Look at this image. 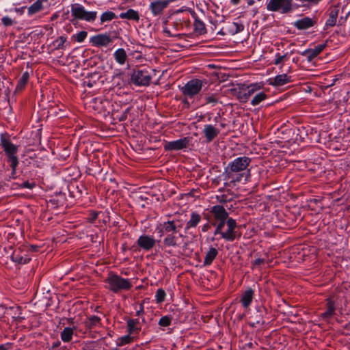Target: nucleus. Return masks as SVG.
Instances as JSON below:
<instances>
[{"label":"nucleus","mask_w":350,"mask_h":350,"mask_svg":"<svg viewBox=\"0 0 350 350\" xmlns=\"http://www.w3.org/2000/svg\"><path fill=\"white\" fill-rule=\"evenodd\" d=\"M29 75L27 72H25L24 73H23L21 79H19L17 88H19L21 89L24 88L29 80Z\"/></svg>","instance_id":"37998d69"},{"label":"nucleus","mask_w":350,"mask_h":350,"mask_svg":"<svg viewBox=\"0 0 350 350\" xmlns=\"http://www.w3.org/2000/svg\"><path fill=\"white\" fill-rule=\"evenodd\" d=\"M178 238L175 234H168L163 239V244L166 247H176L177 246Z\"/></svg>","instance_id":"7c9ffc66"},{"label":"nucleus","mask_w":350,"mask_h":350,"mask_svg":"<svg viewBox=\"0 0 350 350\" xmlns=\"http://www.w3.org/2000/svg\"><path fill=\"white\" fill-rule=\"evenodd\" d=\"M338 17V11L332 10L329 14V18L326 21L325 25L327 27H333L336 25Z\"/></svg>","instance_id":"473e14b6"},{"label":"nucleus","mask_w":350,"mask_h":350,"mask_svg":"<svg viewBox=\"0 0 350 350\" xmlns=\"http://www.w3.org/2000/svg\"><path fill=\"white\" fill-rule=\"evenodd\" d=\"M227 229L224 230L225 225H221L217 226L215 229L214 234H219L222 239L227 241H233L236 239L237 232L236 228L237 227V223L233 218H230L226 222Z\"/></svg>","instance_id":"423d86ee"},{"label":"nucleus","mask_w":350,"mask_h":350,"mask_svg":"<svg viewBox=\"0 0 350 350\" xmlns=\"http://www.w3.org/2000/svg\"><path fill=\"white\" fill-rule=\"evenodd\" d=\"M138 246L146 251L152 250L156 243V240L152 236L143 234L139 236L137 241Z\"/></svg>","instance_id":"dca6fc26"},{"label":"nucleus","mask_w":350,"mask_h":350,"mask_svg":"<svg viewBox=\"0 0 350 350\" xmlns=\"http://www.w3.org/2000/svg\"><path fill=\"white\" fill-rule=\"evenodd\" d=\"M194 30L201 34L206 33L204 23L198 18L195 19L193 23Z\"/></svg>","instance_id":"58836bf2"},{"label":"nucleus","mask_w":350,"mask_h":350,"mask_svg":"<svg viewBox=\"0 0 350 350\" xmlns=\"http://www.w3.org/2000/svg\"><path fill=\"white\" fill-rule=\"evenodd\" d=\"M208 224L204 225V226H203V228H202V230H203L204 232L206 231V230H207V228H208Z\"/></svg>","instance_id":"864d4df0"},{"label":"nucleus","mask_w":350,"mask_h":350,"mask_svg":"<svg viewBox=\"0 0 350 350\" xmlns=\"http://www.w3.org/2000/svg\"><path fill=\"white\" fill-rule=\"evenodd\" d=\"M262 88V85L258 83L250 84L247 86L245 92H240L239 93L238 98L240 101L245 103L252 94L260 90Z\"/></svg>","instance_id":"2eb2a0df"},{"label":"nucleus","mask_w":350,"mask_h":350,"mask_svg":"<svg viewBox=\"0 0 350 350\" xmlns=\"http://www.w3.org/2000/svg\"><path fill=\"white\" fill-rule=\"evenodd\" d=\"M88 36V32L86 31H81L77 33L73 34L71 36L72 40L81 43L83 42Z\"/></svg>","instance_id":"e433bc0d"},{"label":"nucleus","mask_w":350,"mask_h":350,"mask_svg":"<svg viewBox=\"0 0 350 350\" xmlns=\"http://www.w3.org/2000/svg\"><path fill=\"white\" fill-rule=\"evenodd\" d=\"M97 217V214L94 213V219Z\"/></svg>","instance_id":"4d7b16f0"},{"label":"nucleus","mask_w":350,"mask_h":350,"mask_svg":"<svg viewBox=\"0 0 350 350\" xmlns=\"http://www.w3.org/2000/svg\"><path fill=\"white\" fill-rule=\"evenodd\" d=\"M227 31L230 35H235L244 29V25L237 22L229 23L227 25Z\"/></svg>","instance_id":"c85d7f7f"},{"label":"nucleus","mask_w":350,"mask_h":350,"mask_svg":"<svg viewBox=\"0 0 350 350\" xmlns=\"http://www.w3.org/2000/svg\"><path fill=\"white\" fill-rule=\"evenodd\" d=\"M116 18L117 16L114 12L111 11H106L100 15V23L103 24L104 23L109 22Z\"/></svg>","instance_id":"f704fd0d"},{"label":"nucleus","mask_w":350,"mask_h":350,"mask_svg":"<svg viewBox=\"0 0 350 350\" xmlns=\"http://www.w3.org/2000/svg\"><path fill=\"white\" fill-rule=\"evenodd\" d=\"M218 255V250L211 246L207 250L203 264L204 266H210Z\"/></svg>","instance_id":"4be33fe9"},{"label":"nucleus","mask_w":350,"mask_h":350,"mask_svg":"<svg viewBox=\"0 0 350 350\" xmlns=\"http://www.w3.org/2000/svg\"><path fill=\"white\" fill-rule=\"evenodd\" d=\"M74 330L70 327H65L61 333V339L64 342H70L72 338Z\"/></svg>","instance_id":"2f4dec72"},{"label":"nucleus","mask_w":350,"mask_h":350,"mask_svg":"<svg viewBox=\"0 0 350 350\" xmlns=\"http://www.w3.org/2000/svg\"><path fill=\"white\" fill-rule=\"evenodd\" d=\"M127 332L129 334H138L141 330L138 319H129L126 321Z\"/></svg>","instance_id":"393cba45"},{"label":"nucleus","mask_w":350,"mask_h":350,"mask_svg":"<svg viewBox=\"0 0 350 350\" xmlns=\"http://www.w3.org/2000/svg\"><path fill=\"white\" fill-rule=\"evenodd\" d=\"M115 61L120 65H124L127 59V55L122 48L117 49L113 53Z\"/></svg>","instance_id":"bb28decb"},{"label":"nucleus","mask_w":350,"mask_h":350,"mask_svg":"<svg viewBox=\"0 0 350 350\" xmlns=\"http://www.w3.org/2000/svg\"><path fill=\"white\" fill-rule=\"evenodd\" d=\"M254 295V291L252 288L245 291L241 296V302L244 308L250 306Z\"/></svg>","instance_id":"b1692460"},{"label":"nucleus","mask_w":350,"mask_h":350,"mask_svg":"<svg viewBox=\"0 0 350 350\" xmlns=\"http://www.w3.org/2000/svg\"><path fill=\"white\" fill-rule=\"evenodd\" d=\"M90 42L94 46H107L112 42V38L108 33H100L90 38Z\"/></svg>","instance_id":"f8f14e48"},{"label":"nucleus","mask_w":350,"mask_h":350,"mask_svg":"<svg viewBox=\"0 0 350 350\" xmlns=\"http://www.w3.org/2000/svg\"><path fill=\"white\" fill-rule=\"evenodd\" d=\"M105 282L107 284V288L115 293L129 291L133 287L129 279L122 278L113 272L109 273Z\"/></svg>","instance_id":"f03ea898"},{"label":"nucleus","mask_w":350,"mask_h":350,"mask_svg":"<svg viewBox=\"0 0 350 350\" xmlns=\"http://www.w3.org/2000/svg\"><path fill=\"white\" fill-rule=\"evenodd\" d=\"M131 81L138 86L149 85L152 79L149 70L146 69L134 70L131 75Z\"/></svg>","instance_id":"1a4fd4ad"},{"label":"nucleus","mask_w":350,"mask_h":350,"mask_svg":"<svg viewBox=\"0 0 350 350\" xmlns=\"http://www.w3.org/2000/svg\"><path fill=\"white\" fill-rule=\"evenodd\" d=\"M12 260L18 264L29 262L31 258L24 251H14L12 255Z\"/></svg>","instance_id":"aec40b11"},{"label":"nucleus","mask_w":350,"mask_h":350,"mask_svg":"<svg viewBox=\"0 0 350 350\" xmlns=\"http://www.w3.org/2000/svg\"><path fill=\"white\" fill-rule=\"evenodd\" d=\"M165 292L163 288H159L156 291L155 300L157 303H162L165 299Z\"/></svg>","instance_id":"a19ab883"},{"label":"nucleus","mask_w":350,"mask_h":350,"mask_svg":"<svg viewBox=\"0 0 350 350\" xmlns=\"http://www.w3.org/2000/svg\"><path fill=\"white\" fill-rule=\"evenodd\" d=\"M0 145L1 146L6 157H8V161L10 163V166L12 171L11 177L14 178L16 167L18 164V157L16 156L18 152V146L12 144L8 139L3 137H1Z\"/></svg>","instance_id":"20e7f679"},{"label":"nucleus","mask_w":350,"mask_h":350,"mask_svg":"<svg viewBox=\"0 0 350 350\" xmlns=\"http://www.w3.org/2000/svg\"><path fill=\"white\" fill-rule=\"evenodd\" d=\"M208 211V213L204 214V217L210 221L215 228L218 226L225 225L227 220L230 218L229 213L221 205L213 206Z\"/></svg>","instance_id":"7ed1b4c3"},{"label":"nucleus","mask_w":350,"mask_h":350,"mask_svg":"<svg viewBox=\"0 0 350 350\" xmlns=\"http://www.w3.org/2000/svg\"><path fill=\"white\" fill-rule=\"evenodd\" d=\"M164 32H165V33H167L168 35H170V31H169V30L165 29V30H164Z\"/></svg>","instance_id":"6e6d98bb"},{"label":"nucleus","mask_w":350,"mask_h":350,"mask_svg":"<svg viewBox=\"0 0 350 350\" xmlns=\"http://www.w3.org/2000/svg\"><path fill=\"white\" fill-rule=\"evenodd\" d=\"M304 4H317L321 0H297Z\"/></svg>","instance_id":"de8ad7c7"},{"label":"nucleus","mask_w":350,"mask_h":350,"mask_svg":"<svg viewBox=\"0 0 350 350\" xmlns=\"http://www.w3.org/2000/svg\"><path fill=\"white\" fill-rule=\"evenodd\" d=\"M205 104H211L215 106L219 100L217 94H208L204 96Z\"/></svg>","instance_id":"4c0bfd02"},{"label":"nucleus","mask_w":350,"mask_h":350,"mask_svg":"<svg viewBox=\"0 0 350 350\" xmlns=\"http://www.w3.org/2000/svg\"><path fill=\"white\" fill-rule=\"evenodd\" d=\"M267 10L286 14L292 10V0H268Z\"/></svg>","instance_id":"0eeeda50"},{"label":"nucleus","mask_w":350,"mask_h":350,"mask_svg":"<svg viewBox=\"0 0 350 350\" xmlns=\"http://www.w3.org/2000/svg\"><path fill=\"white\" fill-rule=\"evenodd\" d=\"M217 200L219 202L224 203L226 202V200L224 198V196H217Z\"/></svg>","instance_id":"8fccbe9b"},{"label":"nucleus","mask_w":350,"mask_h":350,"mask_svg":"<svg viewBox=\"0 0 350 350\" xmlns=\"http://www.w3.org/2000/svg\"><path fill=\"white\" fill-rule=\"evenodd\" d=\"M267 95L265 93H264L262 92H258L252 99L251 105L253 106H256V105H259L262 101L267 99Z\"/></svg>","instance_id":"c9c22d12"},{"label":"nucleus","mask_w":350,"mask_h":350,"mask_svg":"<svg viewBox=\"0 0 350 350\" xmlns=\"http://www.w3.org/2000/svg\"><path fill=\"white\" fill-rule=\"evenodd\" d=\"M70 12L74 20L93 23L97 17V12L88 11L83 5L79 3L72 4L70 5Z\"/></svg>","instance_id":"39448f33"},{"label":"nucleus","mask_w":350,"mask_h":350,"mask_svg":"<svg viewBox=\"0 0 350 350\" xmlns=\"http://www.w3.org/2000/svg\"><path fill=\"white\" fill-rule=\"evenodd\" d=\"M133 338L131 336V334L128 333L127 335L123 336L118 338V345L123 346L129 344L133 341Z\"/></svg>","instance_id":"79ce46f5"},{"label":"nucleus","mask_w":350,"mask_h":350,"mask_svg":"<svg viewBox=\"0 0 350 350\" xmlns=\"http://www.w3.org/2000/svg\"><path fill=\"white\" fill-rule=\"evenodd\" d=\"M317 23L316 17L305 16L294 22V27L299 30H306L314 27Z\"/></svg>","instance_id":"ddd939ff"},{"label":"nucleus","mask_w":350,"mask_h":350,"mask_svg":"<svg viewBox=\"0 0 350 350\" xmlns=\"http://www.w3.org/2000/svg\"><path fill=\"white\" fill-rule=\"evenodd\" d=\"M252 159L248 157H239L231 162L225 168L223 173L224 185L226 187H234L240 183L244 178L247 181L250 177V170H247Z\"/></svg>","instance_id":"f257e3e1"},{"label":"nucleus","mask_w":350,"mask_h":350,"mask_svg":"<svg viewBox=\"0 0 350 350\" xmlns=\"http://www.w3.org/2000/svg\"><path fill=\"white\" fill-rule=\"evenodd\" d=\"M289 54L288 53L281 54L280 53H277L275 55V58L273 59V64L275 65H280L282 64L284 62L288 60Z\"/></svg>","instance_id":"72a5a7b5"},{"label":"nucleus","mask_w":350,"mask_h":350,"mask_svg":"<svg viewBox=\"0 0 350 350\" xmlns=\"http://www.w3.org/2000/svg\"><path fill=\"white\" fill-rule=\"evenodd\" d=\"M119 16L121 19H127L135 22H139L140 18L139 12L131 8L124 12H121Z\"/></svg>","instance_id":"412c9836"},{"label":"nucleus","mask_w":350,"mask_h":350,"mask_svg":"<svg viewBox=\"0 0 350 350\" xmlns=\"http://www.w3.org/2000/svg\"><path fill=\"white\" fill-rule=\"evenodd\" d=\"M66 37L62 36L53 41V44L55 49H63L65 47V42H66Z\"/></svg>","instance_id":"ea45409f"},{"label":"nucleus","mask_w":350,"mask_h":350,"mask_svg":"<svg viewBox=\"0 0 350 350\" xmlns=\"http://www.w3.org/2000/svg\"><path fill=\"white\" fill-rule=\"evenodd\" d=\"M201 221V215L196 212H192L189 220L187 222L185 229L196 228Z\"/></svg>","instance_id":"cd10ccee"},{"label":"nucleus","mask_w":350,"mask_h":350,"mask_svg":"<svg viewBox=\"0 0 350 350\" xmlns=\"http://www.w3.org/2000/svg\"><path fill=\"white\" fill-rule=\"evenodd\" d=\"M173 1L174 0H155L150 3L149 9L154 16H160Z\"/></svg>","instance_id":"9d476101"},{"label":"nucleus","mask_w":350,"mask_h":350,"mask_svg":"<svg viewBox=\"0 0 350 350\" xmlns=\"http://www.w3.org/2000/svg\"><path fill=\"white\" fill-rule=\"evenodd\" d=\"M189 143V138L183 137L178 140L167 142L164 144V149L167 151L180 150L187 148Z\"/></svg>","instance_id":"9b49d317"},{"label":"nucleus","mask_w":350,"mask_h":350,"mask_svg":"<svg viewBox=\"0 0 350 350\" xmlns=\"http://www.w3.org/2000/svg\"><path fill=\"white\" fill-rule=\"evenodd\" d=\"M100 321L101 320L100 317L94 315L88 317L85 322V324L88 329H92L97 326H100L101 324Z\"/></svg>","instance_id":"c756f323"},{"label":"nucleus","mask_w":350,"mask_h":350,"mask_svg":"<svg viewBox=\"0 0 350 350\" xmlns=\"http://www.w3.org/2000/svg\"><path fill=\"white\" fill-rule=\"evenodd\" d=\"M203 86V82L200 79H193L189 81L182 88L181 92L184 96L192 98L198 95Z\"/></svg>","instance_id":"6e6552de"},{"label":"nucleus","mask_w":350,"mask_h":350,"mask_svg":"<svg viewBox=\"0 0 350 350\" xmlns=\"http://www.w3.org/2000/svg\"><path fill=\"white\" fill-rule=\"evenodd\" d=\"M326 47V44H319L313 49H309L304 51L301 53L302 56L306 57L307 60L310 62H312L316 57H317Z\"/></svg>","instance_id":"f3484780"},{"label":"nucleus","mask_w":350,"mask_h":350,"mask_svg":"<svg viewBox=\"0 0 350 350\" xmlns=\"http://www.w3.org/2000/svg\"><path fill=\"white\" fill-rule=\"evenodd\" d=\"M1 22L3 25L6 27L12 26L14 24V21L9 16H3L1 18Z\"/></svg>","instance_id":"a18cd8bd"},{"label":"nucleus","mask_w":350,"mask_h":350,"mask_svg":"<svg viewBox=\"0 0 350 350\" xmlns=\"http://www.w3.org/2000/svg\"><path fill=\"white\" fill-rule=\"evenodd\" d=\"M172 322V317L169 316L162 317L159 321V325L161 327H167L170 325Z\"/></svg>","instance_id":"c03bdc74"},{"label":"nucleus","mask_w":350,"mask_h":350,"mask_svg":"<svg viewBox=\"0 0 350 350\" xmlns=\"http://www.w3.org/2000/svg\"><path fill=\"white\" fill-rule=\"evenodd\" d=\"M291 82H292V77L287 74L278 75L268 80L269 84L273 87H280Z\"/></svg>","instance_id":"a211bd4d"},{"label":"nucleus","mask_w":350,"mask_h":350,"mask_svg":"<svg viewBox=\"0 0 350 350\" xmlns=\"http://www.w3.org/2000/svg\"><path fill=\"white\" fill-rule=\"evenodd\" d=\"M206 142H211L220 133V131L212 124H205L202 131Z\"/></svg>","instance_id":"6ab92c4d"},{"label":"nucleus","mask_w":350,"mask_h":350,"mask_svg":"<svg viewBox=\"0 0 350 350\" xmlns=\"http://www.w3.org/2000/svg\"><path fill=\"white\" fill-rule=\"evenodd\" d=\"M241 0H230V2L233 5H237L240 3Z\"/></svg>","instance_id":"603ef678"},{"label":"nucleus","mask_w":350,"mask_h":350,"mask_svg":"<svg viewBox=\"0 0 350 350\" xmlns=\"http://www.w3.org/2000/svg\"><path fill=\"white\" fill-rule=\"evenodd\" d=\"M157 230H159L158 232L160 234L161 237L172 233L176 234L178 232L176 221L174 220L161 224L159 227H157Z\"/></svg>","instance_id":"4468645a"},{"label":"nucleus","mask_w":350,"mask_h":350,"mask_svg":"<svg viewBox=\"0 0 350 350\" xmlns=\"http://www.w3.org/2000/svg\"><path fill=\"white\" fill-rule=\"evenodd\" d=\"M0 350H7V349L3 345H0Z\"/></svg>","instance_id":"5fc2aeb1"},{"label":"nucleus","mask_w":350,"mask_h":350,"mask_svg":"<svg viewBox=\"0 0 350 350\" xmlns=\"http://www.w3.org/2000/svg\"><path fill=\"white\" fill-rule=\"evenodd\" d=\"M336 307L334 301L331 299H327L326 310L321 314V317L324 319L331 318L335 312Z\"/></svg>","instance_id":"5701e85b"},{"label":"nucleus","mask_w":350,"mask_h":350,"mask_svg":"<svg viewBox=\"0 0 350 350\" xmlns=\"http://www.w3.org/2000/svg\"><path fill=\"white\" fill-rule=\"evenodd\" d=\"M144 312V306L142 304L140 305L139 309L137 310L136 315L139 316L141 314Z\"/></svg>","instance_id":"3c124183"},{"label":"nucleus","mask_w":350,"mask_h":350,"mask_svg":"<svg viewBox=\"0 0 350 350\" xmlns=\"http://www.w3.org/2000/svg\"><path fill=\"white\" fill-rule=\"evenodd\" d=\"M46 2V0H37L33 4H31L27 9L28 16H32L40 11L44 8L43 3Z\"/></svg>","instance_id":"a878e982"},{"label":"nucleus","mask_w":350,"mask_h":350,"mask_svg":"<svg viewBox=\"0 0 350 350\" xmlns=\"http://www.w3.org/2000/svg\"><path fill=\"white\" fill-rule=\"evenodd\" d=\"M35 186H36L35 183H33V182L29 183V181H25L21 185V188H27V189H30L35 187Z\"/></svg>","instance_id":"49530a36"},{"label":"nucleus","mask_w":350,"mask_h":350,"mask_svg":"<svg viewBox=\"0 0 350 350\" xmlns=\"http://www.w3.org/2000/svg\"><path fill=\"white\" fill-rule=\"evenodd\" d=\"M265 262V259L263 258H257L253 262V267L260 266L262 264Z\"/></svg>","instance_id":"09e8293b"}]
</instances>
